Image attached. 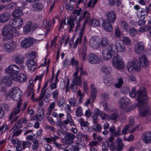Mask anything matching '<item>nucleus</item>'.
<instances>
[{
    "mask_svg": "<svg viewBox=\"0 0 151 151\" xmlns=\"http://www.w3.org/2000/svg\"><path fill=\"white\" fill-rule=\"evenodd\" d=\"M6 73L9 74L10 78L13 81L20 83L26 81L27 78L24 74L21 73L17 75L18 73L20 71L19 68L16 65H11L6 69Z\"/></svg>",
    "mask_w": 151,
    "mask_h": 151,
    "instance_id": "nucleus-1",
    "label": "nucleus"
},
{
    "mask_svg": "<svg viewBox=\"0 0 151 151\" xmlns=\"http://www.w3.org/2000/svg\"><path fill=\"white\" fill-rule=\"evenodd\" d=\"M135 89V88L132 89L129 95L133 98L137 96L138 103L142 104L147 100L148 98L145 87L142 88V89L143 90H139L137 92H136Z\"/></svg>",
    "mask_w": 151,
    "mask_h": 151,
    "instance_id": "nucleus-2",
    "label": "nucleus"
},
{
    "mask_svg": "<svg viewBox=\"0 0 151 151\" xmlns=\"http://www.w3.org/2000/svg\"><path fill=\"white\" fill-rule=\"evenodd\" d=\"M2 34L4 36L3 40L5 41L7 40L11 39L14 37V34L17 32L16 29L11 24L5 25L3 28Z\"/></svg>",
    "mask_w": 151,
    "mask_h": 151,
    "instance_id": "nucleus-3",
    "label": "nucleus"
},
{
    "mask_svg": "<svg viewBox=\"0 0 151 151\" xmlns=\"http://www.w3.org/2000/svg\"><path fill=\"white\" fill-rule=\"evenodd\" d=\"M22 93L20 89L17 87H13L11 88L9 93L7 94V96H9L13 100L18 101L20 100L22 102V100L21 99Z\"/></svg>",
    "mask_w": 151,
    "mask_h": 151,
    "instance_id": "nucleus-4",
    "label": "nucleus"
},
{
    "mask_svg": "<svg viewBox=\"0 0 151 151\" xmlns=\"http://www.w3.org/2000/svg\"><path fill=\"white\" fill-rule=\"evenodd\" d=\"M114 47V45L111 44L103 49L102 52L103 58L105 60H110L114 52L113 50V47Z\"/></svg>",
    "mask_w": 151,
    "mask_h": 151,
    "instance_id": "nucleus-5",
    "label": "nucleus"
},
{
    "mask_svg": "<svg viewBox=\"0 0 151 151\" xmlns=\"http://www.w3.org/2000/svg\"><path fill=\"white\" fill-rule=\"evenodd\" d=\"M114 47V45L111 44L103 49L102 52L103 58L105 60H110L114 52L113 50V47Z\"/></svg>",
    "mask_w": 151,
    "mask_h": 151,
    "instance_id": "nucleus-6",
    "label": "nucleus"
},
{
    "mask_svg": "<svg viewBox=\"0 0 151 151\" xmlns=\"http://www.w3.org/2000/svg\"><path fill=\"white\" fill-rule=\"evenodd\" d=\"M145 101L142 104H138V109L140 116L145 117L151 115V110L146 104H144Z\"/></svg>",
    "mask_w": 151,
    "mask_h": 151,
    "instance_id": "nucleus-7",
    "label": "nucleus"
},
{
    "mask_svg": "<svg viewBox=\"0 0 151 151\" xmlns=\"http://www.w3.org/2000/svg\"><path fill=\"white\" fill-rule=\"evenodd\" d=\"M78 68L76 67V71L74 74V77L71 83V86H70V89H72L73 92L74 93L76 91L77 89V85L76 83L80 85L81 84V76H78Z\"/></svg>",
    "mask_w": 151,
    "mask_h": 151,
    "instance_id": "nucleus-8",
    "label": "nucleus"
},
{
    "mask_svg": "<svg viewBox=\"0 0 151 151\" xmlns=\"http://www.w3.org/2000/svg\"><path fill=\"white\" fill-rule=\"evenodd\" d=\"M112 60L113 65L116 69L120 70L123 68L124 66V63L119 55L116 54L114 55Z\"/></svg>",
    "mask_w": 151,
    "mask_h": 151,
    "instance_id": "nucleus-9",
    "label": "nucleus"
},
{
    "mask_svg": "<svg viewBox=\"0 0 151 151\" xmlns=\"http://www.w3.org/2000/svg\"><path fill=\"white\" fill-rule=\"evenodd\" d=\"M64 139L65 144L71 145L74 142V139L76 138V136L73 134L68 132H65Z\"/></svg>",
    "mask_w": 151,
    "mask_h": 151,
    "instance_id": "nucleus-10",
    "label": "nucleus"
},
{
    "mask_svg": "<svg viewBox=\"0 0 151 151\" xmlns=\"http://www.w3.org/2000/svg\"><path fill=\"white\" fill-rule=\"evenodd\" d=\"M140 64L139 63L138 61L137 60H134L132 62H129L127 64V67L129 71H130L131 69L132 70L134 68L135 70L138 71L140 70Z\"/></svg>",
    "mask_w": 151,
    "mask_h": 151,
    "instance_id": "nucleus-11",
    "label": "nucleus"
},
{
    "mask_svg": "<svg viewBox=\"0 0 151 151\" xmlns=\"http://www.w3.org/2000/svg\"><path fill=\"white\" fill-rule=\"evenodd\" d=\"M23 23V20L20 18H15L11 19L9 22L10 24L15 28L22 26Z\"/></svg>",
    "mask_w": 151,
    "mask_h": 151,
    "instance_id": "nucleus-12",
    "label": "nucleus"
},
{
    "mask_svg": "<svg viewBox=\"0 0 151 151\" xmlns=\"http://www.w3.org/2000/svg\"><path fill=\"white\" fill-rule=\"evenodd\" d=\"M33 39L31 38H26L23 40L21 42V46L26 48L31 46L33 43Z\"/></svg>",
    "mask_w": 151,
    "mask_h": 151,
    "instance_id": "nucleus-13",
    "label": "nucleus"
},
{
    "mask_svg": "<svg viewBox=\"0 0 151 151\" xmlns=\"http://www.w3.org/2000/svg\"><path fill=\"white\" fill-rule=\"evenodd\" d=\"M119 102L120 108L122 109H125L129 104L130 100L128 98L124 97L120 99Z\"/></svg>",
    "mask_w": 151,
    "mask_h": 151,
    "instance_id": "nucleus-14",
    "label": "nucleus"
},
{
    "mask_svg": "<svg viewBox=\"0 0 151 151\" xmlns=\"http://www.w3.org/2000/svg\"><path fill=\"white\" fill-rule=\"evenodd\" d=\"M119 117L118 113L114 112L109 115L104 114V118H103L102 119H106L108 120H111L116 122L119 119Z\"/></svg>",
    "mask_w": 151,
    "mask_h": 151,
    "instance_id": "nucleus-15",
    "label": "nucleus"
},
{
    "mask_svg": "<svg viewBox=\"0 0 151 151\" xmlns=\"http://www.w3.org/2000/svg\"><path fill=\"white\" fill-rule=\"evenodd\" d=\"M87 59L89 62L93 64L99 63L100 61V59L97 56L93 53L89 54L87 56Z\"/></svg>",
    "mask_w": 151,
    "mask_h": 151,
    "instance_id": "nucleus-16",
    "label": "nucleus"
},
{
    "mask_svg": "<svg viewBox=\"0 0 151 151\" xmlns=\"http://www.w3.org/2000/svg\"><path fill=\"white\" fill-rule=\"evenodd\" d=\"M90 45L93 48L96 49L100 46V43L99 39L96 37H92L89 41Z\"/></svg>",
    "mask_w": 151,
    "mask_h": 151,
    "instance_id": "nucleus-17",
    "label": "nucleus"
},
{
    "mask_svg": "<svg viewBox=\"0 0 151 151\" xmlns=\"http://www.w3.org/2000/svg\"><path fill=\"white\" fill-rule=\"evenodd\" d=\"M114 47L118 52H122L125 50V46L124 44L119 40L116 41Z\"/></svg>",
    "mask_w": 151,
    "mask_h": 151,
    "instance_id": "nucleus-18",
    "label": "nucleus"
},
{
    "mask_svg": "<svg viewBox=\"0 0 151 151\" xmlns=\"http://www.w3.org/2000/svg\"><path fill=\"white\" fill-rule=\"evenodd\" d=\"M144 47L143 43L142 42H138L135 46V50L136 53L140 54L144 51Z\"/></svg>",
    "mask_w": 151,
    "mask_h": 151,
    "instance_id": "nucleus-19",
    "label": "nucleus"
},
{
    "mask_svg": "<svg viewBox=\"0 0 151 151\" xmlns=\"http://www.w3.org/2000/svg\"><path fill=\"white\" fill-rule=\"evenodd\" d=\"M102 21V27L104 30L107 31L111 32L112 30V27L111 22L105 19H103Z\"/></svg>",
    "mask_w": 151,
    "mask_h": 151,
    "instance_id": "nucleus-20",
    "label": "nucleus"
},
{
    "mask_svg": "<svg viewBox=\"0 0 151 151\" xmlns=\"http://www.w3.org/2000/svg\"><path fill=\"white\" fill-rule=\"evenodd\" d=\"M11 17L10 14L6 12H5L0 15V22L3 23L8 21Z\"/></svg>",
    "mask_w": 151,
    "mask_h": 151,
    "instance_id": "nucleus-21",
    "label": "nucleus"
},
{
    "mask_svg": "<svg viewBox=\"0 0 151 151\" xmlns=\"http://www.w3.org/2000/svg\"><path fill=\"white\" fill-rule=\"evenodd\" d=\"M142 139L144 142L146 144L151 143V132H147L143 134Z\"/></svg>",
    "mask_w": 151,
    "mask_h": 151,
    "instance_id": "nucleus-22",
    "label": "nucleus"
},
{
    "mask_svg": "<svg viewBox=\"0 0 151 151\" xmlns=\"http://www.w3.org/2000/svg\"><path fill=\"white\" fill-rule=\"evenodd\" d=\"M139 60L141 66L143 67H147L148 65V63L145 55H143L139 58Z\"/></svg>",
    "mask_w": 151,
    "mask_h": 151,
    "instance_id": "nucleus-23",
    "label": "nucleus"
},
{
    "mask_svg": "<svg viewBox=\"0 0 151 151\" xmlns=\"http://www.w3.org/2000/svg\"><path fill=\"white\" fill-rule=\"evenodd\" d=\"M33 10L35 11H38L41 10L43 7V4L41 2L34 3L32 5Z\"/></svg>",
    "mask_w": 151,
    "mask_h": 151,
    "instance_id": "nucleus-24",
    "label": "nucleus"
},
{
    "mask_svg": "<svg viewBox=\"0 0 151 151\" xmlns=\"http://www.w3.org/2000/svg\"><path fill=\"white\" fill-rule=\"evenodd\" d=\"M14 59L16 63L18 64H22L24 61V57L21 55L15 54L14 56Z\"/></svg>",
    "mask_w": 151,
    "mask_h": 151,
    "instance_id": "nucleus-25",
    "label": "nucleus"
},
{
    "mask_svg": "<svg viewBox=\"0 0 151 151\" xmlns=\"http://www.w3.org/2000/svg\"><path fill=\"white\" fill-rule=\"evenodd\" d=\"M106 15L108 21L111 22H113L115 21L116 16L113 12L107 13Z\"/></svg>",
    "mask_w": 151,
    "mask_h": 151,
    "instance_id": "nucleus-26",
    "label": "nucleus"
},
{
    "mask_svg": "<svg viewBox=\"0 0 151 151\" xmlns=\"http://www.w3.org/2000/svg\"><path fill=\"white\" fill-rule=\"evenodd\" d=\"M23 14L22 10L19 8L17 7L12 13V16L13 17H21L23 16Z\"/></svg>",
    "mask_w": 151,
    "mask_h": 151,
    "instance_id": "nucleus-27",
    "label": "nucleus"
},
{
    "mask_svg": "<svg viewBox=\"0 0 151 151\" xmlns=\"http://www.w3.org/2000/svg\"><path fill=\"white\" fill-rule=\"evenodd\" d=\"M115 143H116V149L117 151H121L124 146V145L122 142L121 139L118 138L116 140Z\"/></svg>",
    "mask_w": 151,
    "mask_h": 151,
    "instance_id": "nucleus-28",
    "label": "nucleus"
},
{
    "mask_svg": "<svg viewBox=\"0 0 151 151\" xmlns=\"http://www.w3.org/2000/svg\"><path fill=\"white\" fill-rule=\"evenodd\" d=\"M87 48V46L86 45L85 43H84L82 45V49L81 52L79 54V56L82 57V59L83 60H85L86 59Z\"/></svg>",
    "mask_w": 151,
    "mask_h": 151,
    "instance_id": "nucleus-29",
    "label": "nucleus"
},
{
    "mask_svg": "<svg viewBox=\"0 0 151 151\" xmlns=\"http://www.w3.org/2000/svg\"><path fill=\"white\" fill-rule=\"evenodd\" d=\"M14 47L13 42L10 43L9 42H7L5 43L4 45L5 50L8 52H10L12 51Z\"/></svg>",
    "mask_w": 151,
    "mask_h": 151,
    "instance_id": "nucleus-30",
    "label": "nucleus"
},
{
    "mask_svg": "<svg viewBox=\"0 0 151 151\" xmlns=\"http://www.w3.org/2000/svg\"><path fill=\"white\" fill-rule=\"evenodd\" d=\"M91 90V99H92V101H93L94 99L95 98L97 93L96 89L94 85L91 84L90 88Z\"/></svg>",
    "mask_w": 151,
    "mask_h": 151,
    "instance_id": "nucleus-31",
    "label": "nucleus"
},
{
    "mask_svg": "<svg viewBox=\"0 0 151 151\" xmlns=\"http://www.w3.org/2000/svg\"><path fill=\"white\" fill-rule=\"evenodd\" d=\"M2 81L6 86H9L12 84V81L8 76H4L3 78Z\"/></svg>",
    "mask_w": 151,
    "mask_h": 151,
    "instance_id": "nucleus-32",
    "label": "nucleus"
},
{
    "mask_svg": "<svg viewBox=\"0 0 151 151\" xmlns=\"http://www.w3.org/2000/svg\"><path fill=\"white\" fill-rule=\"evenodd\" d=\"M51 23V22L50 21H47V20H45L43 22L42 26L43 27H46V29L47 30L46 32V34H47L50 30Z\"/></svg>",
    "mask_w": 151,
    "mask_h": 151,
    "instance_id": "nucleus-33",
    "label": "nucleus"
},
{
    "mask_svg": "<svg viewBox=\"0 0 151 151\" xmlns=\"http://www.w3.org/2000/svg\"><path fill=\"white\" fill-rule=\"evenodd\" d=\"M32 23L31 22H28L23 28L24 32L26 34L29 33L31 31Z\"/></svg>",
    "mask_w": 151,
    "mask_h": 151,
    "instance_id": "nucleus-34",
    "label": "nucleus"
},
{
    "mask_svg": "<svg viewBox=\"0 0 151 151\" xmlns=\"http://www.w3.org/2000/svg\"><path fill=\"white\" fill-rule=\"evenodd\" d=\"M22 104L21 100H20L17 103V105L16 107H15L14 109V111L12 113H14V115H16L18 114L20 110V108L21 105Z\"/></svg>",
    "mask_w": 151,
    "mask_h": 151,
    "instance_id": "nucleus-35",
    "label": "nucleus"
},
{
    "mask_svg": "<svg viewBox=\"0 0 151 151\" xmlns=\"http://www.w3.org/2000/svg\"><path fill=\"white\" fill-rule=\"evenodd\" d=\"M74 18L72 19L70 17L68 21V23L70 26L69 29L70 32L71 31H73L72 28L74 27Z\"/></svg>",
    "mask_w": 151,
    "mask_h": 151,
    "instance_id": "nucleus-36",
    "label": "nucleus"
},
{
    "mask_svg": "<svg viewBox=\"0 0 151 151\" xmlns=\"http://www.w3.org/2000/svg\"><path fill=\"white\" fill-rule=\"evenodd\" d=\"M117 80V83H115L114 86L117 88H120L122 86V85L123 83V79L122 78H120Z\"/></svg>",
    "mask_w": 151,
    "mask_h": 151,
    "instance_id": "nucleus-37",
    "label": "nucleus"
},
{
    "mask_svg": "<svg viewBox=\"0 0 151 151\" xmlns=\"http://www.w3.org/2000/svg\"><path fill=\"white\" fill-rule=\"evenodd\" d=\"M32 142L33 143L32 146V149L33 150H36L39 145V142L35 138H34Z\"/></svg>",
    "mask_w": 151,
    "mask_h": 151,
    "instance_id": "nucleus-38",
    "label": "nucleus"
},
{
    "mask_svg": "<svg viewBox=\"0 0 151 151\" xmlns=\"http://www.w3.org/2000/svg\"><path fill=\"white\" fill-rule=\"evenodd\" d=\"M58 123L59 126L60 127V129L64 132L67 130V129L66 127V126L63 125L61 119L58 121Z\"/></svg>",
    "mask_w": 151,
    "mask_h": 151,
    "instance_id": "nucleus-39",
    "label": "nucleus"
},
{
    "mask_svg": "<svg viewBox=\"0 0 151 151\" xmlns=\"http://www.w3.org/2000/svg\"><path fill=\"white\" fill-rule=\"evenodd\" d=\"M2 107L1 108L2 109V111L4 112V113H7L9 111V107L8 105L5 104H2Z\"/></svg>",
    "mask_w": 151,
    "mask_h": 151,
    "instance_id": "nucleus-40",
    "label": "nucleus"
},
{
    "mask_svg": "<svg viewBox=\"0 0 151 151\" xmlns=\"http://www.w3.org/2000/svg\"><path fill=\"white\" fill-rule=\"evenodd\" d=\"M137 31L134 28H131L129 30V35L132 36H135L137 34Z\"/></svg>",
    "mask_w": 151,
    "mask_h": 151,
    "instance_id": "nucleus-41",
    "label": "nucleus"
},
{
    "mask_svg": "<svg viewBox=\"0 0 151 151\" xmlns=\"http://www.w3.org/2000/svg\"><path fill=\"white\" fill-rule=\"evenodd\" d=\"M109 44L108 39L106 37L102 38L101 40V45L102 47L107 46Z\"/></svg>",
    "mask_w": 151,
    "mask_h": 151,
    "instance_id": "nucleus-42",
    "label": "nucleus"
},
{
    "mask_svg": "<svg viewBox=\"0 0 151 151\" xmlns=\"http://www.w3.org/2000/svg\"><path fill=\"white\" fill-rule=\"evenodd\" d=\"M103 82L105 85L107 86H111L112 84L110 81L109 78L106 77H105L103 79Z\"/></svg>",
    "mask_w": 151,
    "mask_h": 151,
    "instance_id": "nucleus-43",
    "label": "nucleus"
},
{
    "mask_svg": "<svg viewBox=\"0 0 151 151\" xmlns=\"http://www.w3.org/2000/svg\"><path fill=\"white\" fill-rule=\"evenodd\" d=\"M104 114H103L102 111H101L98 109H96L94 111V115H96L98 116V115H100V116H102V119L104 118Z\"/></svg>",
    "mask_w": 151,
    "mask_h": 151,
    "instance_id": "nucleus-44",
    "label": "nucleus"
},
{
    "mask_svg": "<svg viewBox=\"0 0 151 151\" xmlns=\"http://www.w3.org/2000/svg\"><path fill=\"white\" fill-rule=\"evenodd\" d=\"M123 43L126 45H129L131 43L130 40L127 37H123L122 38Z\"/></svg>",
    "mask_w": 151,
    "mask_h": 151,
    "instance_id": "nucleus-45",
    "label": "nucleus"
},
{
    "mask_svg": "<svg viewBox=\"0 0 151 151\" xmlns=\"http://www.w3.org/2000/svg\"><path fill=\"white\" fill-rule=\"evenodd\" d=\"M76 143L80 148L83 147L85 145L83 141L81 139H77Z\"/></svg>",
    "mask_w": 151,
    "mask_h": 151,
    "instance_id": "nucleus-46",
    "label": "nucleus"
},
{
    "mask_svg": "<svg viewBox=\"0 0 151 151\" xmlns=\"http://www.w3.org/2000/svg\"><path fill=\"white\" fill-rule=\"evenodd\" d=\"M90 22L93 26H99L100 25L99 21L95 19H93L92 21H90Z\"/></svg>",
    "mask_w": 151,
    "mask_h": 151,
    "instance_id": "nucleus-47",
    "label": "nucleus"
},
{
    "mask_svg": "<svg viewBox=\"0 0 151 151\" xmlns=\"http://www.w3.org/2000/svg\"><path fill=\"white\" fill-rule=\"evenodd\" d=\"M96 124V125H94L93 126V128L94 130L99 132H100L101 129V125L100 124H98L97 123Z\"/></svg>",
    "mask_w": 151,
    "mask_h": 151,
    "instance_id": "nucleus-48",
    "label": "nucleus"
},
{
    "mask_svg": "<svg viewBox=\"0 0 151 151\" xmlns=\"http://www.w3.org/2000/svg\"><path fill=\"white\" fill-rule=\"evenodd\" d=\"M122 27L124 30H127L128 29L129 26L127 23L124 21H123L121 24Z\"/></svg>",
    "mask_w": 151,
    "mask_h": 151,
    "instance_id": "nucleus-49",
    "label": "nucleus"
},
{
    "mask_svg": "<svg viewBox=\"0 0 151 151\" xmlns=\"http://www.w3.org/2000/svg\"><path fill=\"white\" fill-rule=\"evenodd\" d=\"M76 116L78 117H80L82 115L81 108L80 107H78L76 109Z\"/></svg>",
    "mask_w": 151,
    "mask_h": 151,
    "instance_id": "nucleus-50",
    "label": "nucleus"
},
{
    "mask_svg": "<svg viewBox=\"0 0 151 151\" xmlns=\"http://www.w3.org/2000/svg\"><path fill=\"white\" fill-rule=\"evenodd\" d=\"M35 64H36V63L33 59H29L27 60V64L28 67H31V65Z\"/></svg>",
    "mask_w": 151,
    "mask_h": 151,
    "instance_id": "nucleus-51",
    "label": "nucleus"
},
{
    "mask_svg": "<svg viewBox=\"0 0 151 151\" xmlns=\"http://www.w3.org/2000/svg\"><path fill=\"white\" fill-rule=\"evenodd\" d=\"M23 148L24 149L26 147H28L31 145V143L29 141H23L22 142Z\"/></svg>",
    "mask_w": 151,
    "mask_h": 151,
    "instance_id": "nucleus-52",
    "label": "nucleus"
},
{
    "mask_svg": "<svg viewBox=\"0 0 151 151\" xmlns=\"http://www.w3.org/2000/svg\"><path fill=\"white\" fill-rule=\"evenodd\" d=\"M110 69H108L107 67L105 66H103L102 68V71L105 73L106 74H109L110 73Z\"/></svg>",
    "mask_w": 151,
    "mask_h": 151,
    "instance_id": "nucleus-53",
    "label": "nucleus"
},
{
    "mask_svg": "<svg viewBox=\"0 0 151 151\" xmlns=\"http://www.w3.org/2000/svg\"><path fill=\"white\" fill-rule=\"evenodd\" d=\"M79 121L81 125V126L87 127L88 126V123L87 122H84L83 119L81 118L79 119Z\"/></svg>",
    "mask_w": 151,
    "mask_h": 151,
    "instance_id": "nucleus-54",
    "label": "nucleus"
},
{
    "mask_svg": "<svg viewBox=\"0 0 151 151\" xmlns=\"http://www.w3.org/2000/svg\"><path fill=\"white\" fill-rule=\"evenodd\" d=\"M16 5V4L15 3H11L6 6L7 8L8 9H12L15 7Z\"/></svg>",
    "mask_w": 151,
    "mask_h": 151,
    "instance_id": "nucleus-55",
    "label": "nucleus"
},
{
    "mask_svg": "<svg viewBox=\"0 0 151 151\" xmlns=\"http://www.w3.org/2000/svg\"><path fill=\"white\" fill-rule=\"evenodd\" d=\"M70 63L72 66H77L78 65V61L75 59L74 58H71Z\"/></svg>",
    "mask_w": 151,
    "mask_h": 151,
    "instance_id": "nucleus-56",
    "label": "nucleus"
},
{
    "mask_svg": "<svg viewBox=\"0 0 151 151\" xmlns=\"http://www.w3.org/2000/svg\"><path fill=\"white\" fill-rule=\"evenodd\" d=\"M76 100L74 98H71L69 100V103L71 106H74L75 105L77 106L76 105Z\"/></svg>",
    "mask_w": 151,
    "mask_h": 151,
    "instance_id": "nucleus-57",
    "label": "nucleus"
},
{
    "mask_svg": "<svg viewBox=\"0 0 151 151\" xmlns=\"http://www.w3.org/2000/svg\"><path fill=\"white\" fill-rule=\"evenodd\" d=\"M53 98L55 100H57L58 98V90H55L52 93Z\"/></svg>",
    "mask_w": 151,
    "mask_h": 151,
    "instance_id": "nucleus-58",
    "label": "nucleus"
},
{
    "mask_svg": "<svg viewBox=\"0 0 151 151\" xmlns=\"http://www.w3.org/2000/svg\"><path fill=\"white\" fill-rule=\"evenodd\" d=\"M107 145L110 148L111 150H114L116 148V146H115V144L114 143L111 142V143L107 144Z\"/></svg>",
    "mask_w": 151,
    "mask_h": 151,
    "instance_id": "nucleus-59",
    "label": "nucleus"
},
{
    "mask_svg": "<svg viewBox=\"0 0 151 151\" xmlns=\"http://www.w3.org/2000/svg\"><path fill=\"white\" fill-rule=\"evenodd\" d=\"M129 128V127L128 125H126L124 128L123 129L122 132V134L126 135L127 133V131Z\"/></svg>",
    "mask_w": 151,
    "mask_h": 151,
    "instance_id": "nucleus-60",
    "label": "nucleus"
},
{
    "mask_svg": "<svg viewBox=\"0 0 151 151\" xmlns=\"http://www.w3.org/2000/svg\"><path fill=\"white\" fill-rule=\"evenodd\" d=\"M121 91L122 93L127 94L129 92V89L127 86L123 87L121 88Z\"/></svg>",
    "mask_w": 151,
    "mask_h": 151,
    "instance_id": "nucleus-61",
    "label": "nucleus"
},
{
    "mask_svg": "<svg viewBox=\"0 0 151 151\" xmlns=\"http://www.w3.org/2000/svg\"><path fill=\"white\" fill-rule=\"evenodd\" d=\"M64 100L63 98H60L58 102V105L60 106H63L64 104Z\"/></svg>",
    "mask_w": 151,
    "mask_h": 151,
    "instance_id": "nucleus-62",
    "label": "nucleus"
},
{
    "mask_svg": "<svg viewBox=\"0 0 151 151\" xmlns=\"http://www.w3.org/2000/svg\"><path fill=\"white\" fill-rule=\"evenodd\" d=\"M121 130V127H118L117 129V131H115V132L114 134V135L116 137H117L120 136L121 134L120 133Z\"/></svg>",
    "mask_w": 151,
    "mask_h": 151,
    "instance_id": "nucleus-63",
    "label": "nucleus"
},
{
    "mask_svg": "<svg viewBox=\"0 0 151 151\" xmlns=\"http://www.w3.org/2000/svg\"><path fill=\"white\" fill-rule=\"evenodd\" d=\"M82 40V39H80L78 37L77 38L76 42H75L73 45V47L74 48H76L78 44V42L79 44H80Z\"/></svg>",
    "mask_w": 151,
    "mask_h": 151,
    "instance_id": "nucleus-64",
    "label": "nucleus"
}]
</instances>
